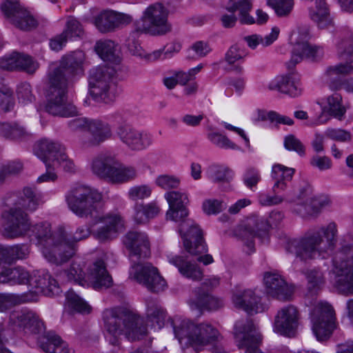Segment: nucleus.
<instances>
[{
    "instance_id": "f8f14e48",
    "label": "nucleus",
    "mask_w": 353,
    "mask_h": 353,
    "mask_svg": "<svg viewBox=\"0 0 353 353\" xmlns=\"http://www.w3.org/2000/svg\"><path fill=\"white\" fill-rule=\"evenodd\" d=\"M330 278L340 293L353 294V246L345 245L335 253Z\"/></svg>"
},
{
    "instance_id": "4d7b16f0",
    "label": "nucleus",
    "mask_w": 353,
    "mask_h": 353,
    "mask_svg": "<svg viewBox=\"0 0 353 353\" xmlns=\"http://www.w3.org/2000/svg\"><path fill=\"white\" fill-rule=\"evenodd\" d=\"M225 208L223 201L219 199H208L202 203V210L208 215L217 214Z\"/></svg>"
},
{
    "instance_id": "0eeeda50",
    "label": "nucleus",
    "mask_w": 353,
    "mask_h": 353,
    "mask_svg": "<svg viewBox=\"0 0 353 353\" xmlns=\"http://www.w3.org/2000/svg\"><path fill=\"white\" fill-rule=\"evenodd\" d=\"M11 285L28 283L30 289L28 292H36L37 298L39 294L52 296L57 295L61 289L57 281L48 272L42 271L29 273L21 267L14 268H7L0 272V283Z\"/></svg>"
},
{
    "instance_id": "338daca9",
    "label": "nucleus",
    "mask_w": 353,
    "mask_h": 353,
    "mask_svg": "<svg viewBox=\"0 0 353 353\" xmlns=\"http://www.w3.org/2000/svg\"><path fill=\"white\" fill-rule=\"evenodd\" d=\"M59 166L65 172L74 174L77 171V166L74 161L70 159L65 153V151L55 161V167Z\"/></svg>"
},
{
    "instance_id": "bf43d9fd",
    "label": "nucleus",
    "mask_w": 353,
    "mask_h": 353,
    "mask_svg": "<svg viewBox=\"0 0 353 353\" xmlns=\"http://www.w3.org/2000/svg\"><path fill=\"white\" fill-rule=\"evenodd\" d=\"M152 194V188L148 185H134L128 192V196L132 201L143 200Z\"/></svg>"
},
{
    "instance_id": "39448f33",
    "label": "nucleus",
    "mask_w": 353,
    "mask_h": 353,
    "mask_svg": "<svg viewBox=\"0 0 353 353\" xmlns=\"http://www.w3.org/2000/svg\"><path fill=\"white\" fill-rule=\"evenodd\" d=\"M106 338L113 345H119L124 335L129 341L141 339L147 334L143 319L126 309H109L103 312Z\"/></svg>"
},
{
    "instance_id": "49530a36",
    "label": "nucleus",
    "mask_w": 353,
    "mask_h": 353,
    "mask_svg": "<svg viewBox=\"0 0 353 353\" xmlns=\"http://www.w3.org/2000/svg\"><path fill=\"white\" fill-rule=\"evenodd\" d=\"M116 45L111 40H99L94 46L97 54L105 61L117 62L119 57L117 53Z\"/></svg>"
},
{
    "instance_id": "052dcab7",
    "label": "nucleus",
    "mask_w": 353,
    "mask_h": 353,
    "mask_svg": "<svg viewBox=\"0 0 353 353\" xmlns=\"http://www.w3.org/2000/svg\"><path fill=\"white\" fill-rule=\"evenodd\" d=\"M180 183L179 177L168 174L160 175L155 180L156 185L164 190L177 188Z\"/></svg>"
},
{
    "instance_id": "f3484780",
    "label": "nucleus",
    "mask_w": 353,
    "mask_h": 353,
    "mask_svg": "<svg viewBox=\"0 0 353 353\" xmlns=\"http://www.w3.org/2000/svg\"><path fill=\"white\" fill-rule=\"evenodd\" d=\"M308 33L306 30L301 32L294 30L290 36V42L294 44L290 61L287 63L289 70L304 59L312 61L321 58L323 55V50L317 46H311L307 42Z\"/></svg>"
},
{
    "instance_id": "a211bd4d",
    "label": "nucleus",
    "mask_w": 353,
    "mask_h": 353,
    "mask_svg": "<svg viewBox=\"0 0 353 353\" xmlns=\"http://www.w3.org/2000/svg\"><path fill=\"white\" fill-rule=\"evenodd\" d=\"M132 261L130 270V278L146 287L152 292L163 291L166 287L165 281L159 274L157 268L149 263H136Z\"/></svg>"
},
{
    "instance_id": "0e129e2a",
    "label": "nucleus",
    "mask_w": 353,
    "mask_h": 353,
    "mask_svg": "<svg viewBox=\"0 0 353 353\" xmlns=\"http://www.w3.org/2000/svg\"><path fill=\"white\" fill-rule=\"evenodd\" d=\"M10 264L17 259H23L29 254L28 246L24 244H17L8 247Z\"/></svg>"
},
{
    "instance_id": "9d476101",
    "label": "nucleus",
    "mask_w": 353,
    "mask_h": 353,
    "mask_svg": "<svg viewBox=\"0 0 353 353\" xmlns=\"http://www.w3.org/2000/svg\"><path fill=\"white\" fill-rule=\"evenodd\" d=\"M115 74V70L106 65L90 70L89 93L94 101L108 104L116 99L118 91Z\"/></svg>"
},
{
    "instance_id": "dca6fc26",
    "label": "nucleus",
    "mask_w": 353,
    "mask_h": 353,
    "mask_svg": "<svg viewBox=\"0 0 353 353\" xmlns=\"http://www.w3.org/2000/svg\"><path fill=\"white\" fill-rule=\"evenodd\" d=\"M294 170L281 164H274L272 166L271 177L274 181L272 186L273 195L267 193H261L258 200L261 205L270 206L279 205L285 201L286 196L280 194L288 188V182L291 181Z\"/></svg>"
},
{
    "instance_id": "de8ad7c7",
    "label": "nucleus",
    "mask_w": 353,
    "mask_h": 353,
    "mask_svg": "<svg viewBox=\"0 0 353 353\" xmlns=\"http://www.w3.org/2000/svg\"><path fill=\"white\" fill-rule=\"evenodd\" d=\"M195 293V305L201 310H216L223 306V301L221 299L211 296L207 292H201L200 288H197Z\"/></svg>"
},
{
    "instance_id": "c9c22d12",
    "label": "nucleus",
    "mask_w": 353,
    "mask_h": 353,
    "mask_svg": "<svg viewBox=\"0 0 353 353\" xmlns=\"http://www.w3.org/2000/svg\"><path fill=\"white\" fill-rule=\"evenodd\" d=\"M117 161L114 155L108 152L101 153L92 159L91 169L99 177L109 180Z\"/></svg>"
},
{
    "instance_id": "4468645a",
    "label": "nucleus",
    "mask_w": 353,
    "mask_h": 353,
    "mask_svg": "<svg viewBox=\"0 0 353 353\" xmlns=\"http://www.w3.org/2000/svg\"><path fill=\"white\" fill-rule=\"evenodd\" d=\"M285 201L292 204L290 210L292 213L303 218L316 216L322 208L330 203V200L327 197L313 196L312 188L307 184H305L294 197L288 194Z\"/></svg>"
},
{
    "instance_id": "72a5a7b5",
    "label": "nucleus",
    "mask_w": 353,
    "mask_h": 353,
    "mask_svg": "<svg viewBox=\"0 0 353 353\" xmlns=\"http://www.w3.org/2000/svg\"><path fill=\"white\" fill-rule=\"evenodd\" d=\"M65 151V148L61 143L50 139L38 141L34 148V152L45 163L52 161L53 166L55 161Z\"/></svg>"
},
{
    "instance_id": "f704fd0d",
    "label": "nucleus",
    "mask_w": 353,
    "mask_h": 353,
    "mask_svg": "<svg viewBox=\"0 0 353 353\" xmlns=\"http://www.w3.org/2000/svg\"><path fill=\"white\" fill-rule=\"evenodd\" d=\"M168 262L175 266L180 274L192 281H199L203 277V271L198 265L192 262L183 256L168 255Z\"/></svg>"
},
{
    "instance_id": "774afa93",
    "label": "nucleus",
    "mask_w": 353,
    "mask_h": 353,
    "mask_svg": "<svg viewBox=\"0 0 353 353\" xmlns=\"http://www.w3.org/2000/svg\"><path fill=\"white\" fill-rule=\"evenodd\" d=\"M70 39L62 31L50 39L49 46L52 50L59 52L61 50Z\"/></svg>"
},
{
    "instance_id": "6e6552de",
    "label": "nucleus",
    "mask_w": 353,
    "mask_h": 353,
    "mask_svg": "<svg viewBox=\"0 0 353 353\" xmlns=\"http://www.w3.org/2000/svg\"><path fill=\"white\" fill-rule=\"evenodd\" d=\"M68 79L61 69H54L48 74V88L46 111L54 116L63 117L77 114V108L68 100Z\"/></svg>"
},
{
    "instance_id": "6e6d98bb",
    "label": "nucleus",
    "mask_w": 353,
    "mask_h": 353,
    "mask_svg": "<svg viewBox=\"0 0 353 353\" xmlns=\"http://www.w3.org/2000/svg\"><path fill=\"white\" fill-rule=\"evenodd\" d=\"M208 139L211 143L219 148L223 149L236 150L239 147L231 141L226 136L219 132H210L208 134Z\"/></svg>"
},
{
    "instance_id": "37998d69",
    "label": "nucleus",
    "mask_w": 353,
    "mask_h": 353,
    "mask_svg": "<svg viewBox=\"0 0 353 353\" xmlns=\"http://www.w3.org/2000/svg\"><path fill=\"white\" fill-rule=\"evenodd\" d=\"M40 203V196L30 188H25L14 203L16 208L33 212Z\"/></svg>"
},
{
    "instance_id": "c85d7f7f",
    "label": "nucleus",
    "mask_w": 353,
    "mask_h": 353,
    "mask_svg": "<svg viewBox=\"0 0 353 353\" xmlns=\"http://www.w3.org/2000/svg\"><path fill=\"white\" fill-rule=\"evenodd\" d=\"M9 323L13 326L30 333H39L43 328V323L32 310L23 309L14 310L9 316Z\"/></svg>"
},
{
    "instance_id": "7ed1b4c3",
    "label": "nucleus",
    "mask_w": 353,
    "mask_h": 353,
    "mask_svg": "<svg viewBox=\"0 0 353 353\" xmlns=\"http://www.w3.org/2000/svg\"><path fill=\"white\" fill-rule=\"evenodd\" d=\"M338 230L334 222L307 231L302 236L290 241L287 251L302 261L326 259L335 248Z\"/></svg>"
},
{
    "instance_id": "69168bd1",
    "label": "nucleus",
    "mask_w": 353,
    "mask_h": 353,
    "mask_svg": "<svg viewBox=\"0 0 353 353\" xmlns=\"http://www.w3.org/2000/svg\"><path fill=\"white\" fill-rule=\"evenodd\" d=\"M325 135L332 140L339 142H346L351 139L350 132L340 128H327Z\"/></svg>"
},
{
    "instance_id": "5701e85b",
    "label": "nucleus",
    "mask_w": 353,
    "mask_h": 353,
    "mask_svg": "<svg viewBox=\"0 0 353 353\" xmlns=\"http://www.w3.org/2000/svg\"><path fill=\"white\" fill-rule=\"evenodd\" d=\"M234 336L240 347H245V353H263L259 345L261 342V336L256 331L252 321H238L234 325Z\"/></svg>"
},
{
    "instance_id": "cd10ccee",
    "label": "nucleus",
    "mask_w": 353,
    "mask_h": 353,
    "mask_svg": "<svg viewBox=\"0 0 353 353\" xmlns=\"http://www.w3.org/2000/svg\"><path fill=\"white\" fill-rule=\"evenodd\" d=\"M0 68L6 70H17L33 74L39 68V63L31 56L13 52L0 59Z\"/></svg>"
},
{
    "instance_id": "c756f323",
    "label": "nucleus",
    "mask_w": 353,
    "mask_h": 353,
    "mask_svg": "<svg viewBox=\"0 0 353 353\" xmlns=\"http://www.w3.org/2000/svg\"><path fill=\"white\" fill-rule=\"evenodd\" d=\"M266 293L280 301H288L292 297L294 290L284 279L275 272H265L263 277Z\"/></svg>"
},
{
    "instance_id": "3c124183",
    "label": "nucleus",
    "mask_w": 353,
    "mask_h": 353,
    "mask_svg": "<svg viewBox=\"0 0 353 353\" xmlns=\"http://www.w3.org/2000/svg\"><path fill=\"white\" fill-rule=\"evenodd\" d=\"M305 277L308 283V290L312 294L316 293L325 283L324 273L319 268L307 270Z\"/></svg>"
},
{
    "instance_id": "412c9836",
    "label": "nucleus",
    "mask_w": 353,
    "mask_h": 353,
    "mask_svg": "<svg viewBox=\"0 0 353 353\" xmlns=\"http://www.w3.org/2000/svg\"><path fill=\"white\" fill-rule=\"evenodd\" d=\"M1 10L13 25L22 30H30L37 26V20L17 0L5 1Z\"/></svg>"
},
{
    "instance_id": "473e14b6",
    "label": "nucleus",
    "mask_w": 353,
    "mask_h": 353,
    "mask_svg": "<svg viewBox=\"0 0 353 353\" xmlns=\"http://www.w3.org/2000/svg\"><path fill=\"white\" fill-rule=\"evenodd\" d=\"M270 90H278L291 97H297L302 94L303 87L299 74L288 73L286 75L277 77L268 85Z\"/></svg>"
},
{
    "instance_id": "ddd939ff",
    "label": "nucleus",
    "mask_w": 353,
    "mask_h": 353,
    "mask_svg": "<svg viewBox=\"0 0 353 353\" xmlns=\"http://www.w3.org/2000/svg\"><path fill=\"white\" fill-rule=\"evenodd\" d=\"M168 11L161 3L150 5L134 26L137 31L151 35H163L171 31Z\"/></svg>"
},
{
    "instance_id": "a19ab883",
    "label": "nucleus",
    "mask_w": 353,
    "mask_h": 353,
    "mask_svg": "<svg viewBox=\"0 0 353 353\" xmlns=\"http://www.w3.org/2000/svg\"><path fill=\"white\" fill-rule=\"evenodd\" d=\"M345 111V107L342 105V97L339 93H334L326 98V103L322 105V114L318 118L316 124L323 123L321 119L324 112H327L341 120Z\"/></svg>"
},
{
    "instance_id": "79ce46f5",
    "label": "nucleus",
    "mask_w": 353,
    "mask_h": 353,
    "mask_svg": "<svg viewBox=\"0 0 353 353\" xmlns=\"http://www.w3.org/2000/svg\"><path fill=\"white\" fill-rule=\"evenodd\" d=\"M36 301L37 292L22 294H0V312H6L16 305Z\"/></svg>"
},
{
    "instance_id": "1a4fd4ad",
    "label": "nucleus",
    "mask_w": 353,
    "mask_h": 353,
    "mask_svg": "<svg viewBox=\"0 0 353 353\" xmlns=\"http://www.w3.org/2000/svg\"><path fill=\"white\" fill-rule=\"evenodd\" d=\"M84 263L74 261L68 270L64 271L60 275L63 280L73 281L81 286L88 285L90 283L92 287L97 290L107 289L112 286V279L106 269V265L103 259L97 260L90 267L85 279V273L83 270Z\"/></svg>"
},
{
    "instance_id": "a878e982",
    "label": "nucleus",
    "mask_w": 353,
    "mask_h": 353,
    "mask_svg": "<svg viewBox=\"0 0 353 353\" xmlns=\"http://www.w3.org/2000/svg\"><path fill=\"white\" fill-rule=\"evenodd\" d=\"M123 242L129 250L131 261L145 259L150 255V243L145 232L129 231L124 236Z\"/></svg>"
},
{
    "instance_id": "09e8293b",
    "label": "nucleus",
    "mask_w": 353,
    "mask_h": 353,
    "mask_svg": "<svg viewBox=\"0 0 353 353\" xmlns=\"http://www.w3.org/2000/svg\"><path fill=\"white\" fill-rule=\"evenodd\" d=\"M147 310L146 315L148 320L152 323H155L158 328L163 326L166 317V312L159 303L153 299H149L146 302Z\"/></svg>"
},
{
    "instance_id": "e2e57ef3",
    "label": "nucleus",
    "mask_w": 353,
    "mask_h": 353,
    "mask_svg": "<svg viewBox=\"0 0 353 353\" xmlns=\"http://www.w3.org/2000/svg\"><path fill=\"white\" fill-rule=\"evenodd\" d=\"M284 146L286 150L294 151L300 156L305 154V148L301 141L293 134H289L284 139Z\"/></svg>"
},
{
    "instance_id": "6ab92c4d",
    "label": "nucleus",
    "mask_w": 353,
    "mask_h": 353,
    "mask_svg": "<svg viewBox=\"0 0 353 353\" xmlns=\"http://www.w3.org/2000/svg\"><path fill=\"white\" fill-rule=\"evenodd\" d=\"M4 222L1 234L8 239H14L25 235L30 230L28 214L20 208H10L3 214Z\"/></svg>"
},
{
    "instance_id": "9b49d317",
    "label": "nucleus",
    "mask_w": 353,
    "mask_h": 353,
    "mask_svg": "<svg viewBox=\"0 0 353 353\" xmlns=\"http://www.w3.org/2000/svg\"><path fill=\"white\" fill-rule=\"evenodd\" d=\"M283 218V212L279 210L272 211L267 220L257 215H252L247 218L238 229V235L247 248L246 252L248 254L254 252L255 251L254 238H265L268 229L270 227L279 225Z\"/></svg>"
},
{
    "instance_id": "c03bdc74",
    "label": "nucleus",
    "mask_w": 353,
    "mask_h": 353,
    "mask_svg": "<svg viewBox=\"0 0 353 353\" xmlns=\"http://www.w3.org/2000/svg\"><path fill=\"white\" fill-rule=\"evenodd\" d=\"M91 234L90 230L88 227L83 225L79 227L74 234L70 236L63 227V239L61 240V243L67 245H70L72 247L73 253L71 256H68V259H65V261H63V264L68 262L70 259H72L74 254H76L77 250V242L84 240L87 239Z\"/></svg>"
},
{
    "instance_id": "7c9ffc66",
    "label": "nucleus",
    "mask_w": 353,
    "mask_h": 353,
    "mask_svg": "<svg viewBox=\"0 0 353 353\" xmlns=\"http://www.w3.org/2000/svg\"><path fill=\"white\" fill-rule=\"evenodd\" d=\"M88 132L89 137L81 139V143L84 148L97 147L109 139L112 134L110 125L100 119H92Z\"/></svg>"
},
{
    "instance_id": "aec40b11",
    "label": "nucleus",
    "mask_w": 353,
    "mask_h": 353,
    "mask_svg": "<svg viewBox=\"0 0 353 353\" xmlns=\"http://www.w3.org/2000/svg\"><path fill=\"white\" fill-rule=\"evenodd\" d=\"M117 135L123 144L133 151L143 150L153 143V136L151 133L139 130L126 123L117 128Z\"/></svg>"
},
{
    "instance_id": "5fc2aeb1",
    "label": "nucleus",
    "mask_w": 353,
    "mask_h": 353,
    "mask_svg": "<svg viewBox=\"0 0 353 353\" xmlns=\"http://www.w3.org/2000/svg\"><path fill=\"white\" fill-rule=\"evenodd\" d=\"M208 173L214 182L229 181L232 178L231 171L223 165H212L209 168Z\"/></svg>"
},
{
    "instance_id": "2eb2a0df",
    "label": "nucleus",
    "mask_w": 353,
    "mask_h": 353,
    "mask_svg": "<svg viewBox=\"0 0 353 353\" xmlns=\"http://www.w3.org/2000/svg\"><path fill=\"white\" fill-rule=\"evenodd\" d=\"M312 329L318 341L329 339L336 329L334 308L327 302H319L310 313Z\"/></svg>"
},
{
    "instance_id": "393cba45",
    "label": "nucleus",
    "mask_w": 353,
    "mask_h": 353,
    "mask_svg": "<svg viewBox=\"0 0 353 353\" xmlns=\"http://www.w3.org/2000/svg\"><path fill=\"white\" fill-rule=\"evenodd\" d=\"M132 21L130 15L112 10H104L97 15L93 23L101 33L115 31L130 24Z\"/></svg>"
},
{
    "instance_id": "b1692460",
    "label": "nucleus",
    "mask_w": 353,
    "mask_h": 353,
    "mask_svg": "<svg viewBox=\"0 0 353 353\" xmlns=\"http://www.w3.org/2000/svg\"><path fill=\"white\" fill-rule=\"evenodd\" d=\"M337 52L339 57L345 62L330 67L327 70L328 75L353 73V35L352 32H347L341 37L337 44Z\"/></svg>"
},
{
    "instance_id": "20e7f679",
    "label": "nucleus",
    "mask_w": 353,
    "mask_h": 353,
    "mask_svg": "<svg viewBox=\"0 0 353 353\" xmlns=\"http://www.w3.org/2000/svg\"><path fill=\"white\" fill-rule=\"evenodd\" d=\"M175 337L182 347H191L196 352L211 347L213 352L221 353L219 346L223 340L219 330L211 323L203 321L196 323L192 321L176 316L172 321Z\"/></svg>"
},
{
    "instance_id": "13d9d810",
    "label": "nucleus",
    "mask_w": 353,
    "mask_h": 353,
    "mask_svg": "<svg viewBox=\"0 0 353 353\" xmlns=\"http://www.w3.org/2000/svg\"><path fill=\"white\" fill-rule=\"evenodd\" d=\"M139 33H141V31H137L135 29L130 33L126 42L128 48L130 53L134 56L143 59V57L145 56V52L141 46L139 41L137 39Z\"/></svg>"
},
{
    "instance_id": "bb28decb",
    "label": "nucleus",
    "mask_w": 353,
    "mask_h": 353,
    "mask_svg": "<svg viewBox=\"0 0 353 353\" xmlns=\"http://www.w3.org/2000/svg\"><path fill=\"white\" fill-rule=\"evenodd\" d=\"M299 314L291 305L279 310L275 316L274 331L281 335L293 336L299 325Z\"/></svg>"
},
{
    "instance_id": "58836bf2",
    "label": "nucleus",
    "mask_w": 353,
    "mask_h": 353,
    "mask_svg": "<svg viewBox=\"0 0 353 353\" xmlns=\"http://www.w3.org/2000/svg\"><path fill=\"white\" fill-rule=\"evenodd\" d=\"M44 339L41 343V347L46 353H74L68 344L54 332L46 333Z\"/></svg>"
},
{
    "instance_id": "a18cd8bd",
    "label": "nucleus",
    "mask_w": 353,
    "mask_h": 353,
    "mask_svg": "<svg viewBox=\"0 0 353 353\" xmlns=\"http://www.w3.org/2000/svg\"><path fill=\"white\" fill-rule=\"evenodd\" d=\"M137 176V172L134 167L125 165L118 160L108 181L113 183H123L134 179Z\"/></svg>"
},
{
    "instance_id": "423d86ee",
    "label": "nucleus",
    "mask_w": 353,
    "mask_h": 353,
    "mask_svg": "<svg viewBox=\"0 0 353 353\" xmlns=\"http://www.w3.org/2000/svg\"><path fill=\"white\" fill-rule=\"evenodd\" d=\"M32 234L38 240L45 259L55 265H62L63 261L73 253L72 247L61 243L63 227L60 226L54 232L48 222H41L30 225Z\"/></svg>"
},
{
    "instance_id": "4be33fe9",
    "label": "nucleus",
    "mask_w": 353,
    "mask_h": 353,
    "mask_svg": "<svg viewBox=\"0 0 353 353\" xmlns=\"http://www.w3.org/2000/svg\"><path fill=\"white\" fill-rule=\"evenodd\" d=\"M252 8L250 0H229L225 9L228 13L221 15L220 20L225 28H233L237 21L235 11H239V21L241 24L252 25L255 23L254 18L250 15Z\"/></svg>"
},
{
    "instance_id": "f257e3e1",
    "label": "nucleus",
    "mask_w": 353,
    "mask_h": 353,
    "mask_svg": "<svg viewBox=\"0 0 353 353\" xmlns=\"http://www.w3.org/2000/svg\"><path fill=\"white\" fill-rule=\"evenodd\" d=\"M103 194L97 189L83 184H75L65 194L68 208L80 218H92V226L101 224L93 235L100 241L114 239L123 228L119 214L99 215L103 211Z\"/></svg>"
},
{
    "instance_id": "2f4dec72",
    "label": "nucleus",
    "mask_w": 353,
    "mask_h": 353,
    "mask_svg": "<svg viewBox=\"0 0 353 353\" xmlns=\"http://www.w3.org/2000/svg\"><path fill=\"white\" fill-rule=\"evenodd\" d=\"M232 302L237 308L245 311L248 314L262 312L265 306L261 303V296L251 289L238 292L233 294Z\"/></svg>"
},
{
    "instance_id": "680f3d73",
    "label": "nucleus",
    "mask_w": 353,
    "mask_h": 353,
    "mask_svg": "<svg viewBox=\"0 0 353 353\" xmlns=\"http://www.w3.org/2000/svg\"><path fill=\"white\" fill-rule=\"evenodd\" d=\"M17 94L19 101L23 104L32 103L35 99L32 94L31 85L26 82L21 83L18 85Z\"/></svg>"
},
{
    "instance_id": "e433bc0d",
    "label": "nucleus",
    "mask_w": 353,
    "mask_h": 353,
    "mask_svg": "<svg viewBox=\"0 0 353 353\" xmlns=\"http://www.w3.org/2000/svg\"><path fill=\"white\" fill-rule=\"evenodd\" d=\"M0 137L14 142L29 140L32 135L26 128L15 121L0 122Z\"/></svg>"
},
{
    "instance_id": "f03ea898",
    "label": "nucleus",
    "mask_w": 353,
    "mask_h": 353,
    "mask_svg": "<svg viewBox=\"0 0 353 353\" xmlns=\"http://www.w3.org/2000/svg\"><path fill=\"white\" fill-rule=\"evenodd\" d=\"M165 199L169 204V209L166 212L167 219L181 222L179 231L183 239L185 250L192 255L206 253L208 248L201 230L193 220L185 219L188 214L186 205L189 199L187 194L181 191H169L165 194Z\"/></svg>"
},
{
    "instance_id": "603ef678",
    "label": "nucleus",
    "mask_w": 353,
    "mask_h": 353,
    "mask_svg": "<svg viewBox=\"0 0 353 353\" xmlns=\"http://www.w3.org/2000/svg\"><path fill=\"white\" fill-rule=\"evenodd\" d=\"M63 32L70 39L81 38L84 34V29L81 23L73 16L67 17Z\"/></svg>"
},
{
    "instance_id": "864d4df0",
    "label": "nucleus",
    "mask_w": 353,
    "mask_h": 353,
    "mask_svg": "<svg viewBox=\"0 0 353 353\" xmlns=\"http://www.w3.org/2000/svg\"><path fill=\"white\" fill-rule=\"evenodd\" d=\"M267 4L271 7L279 17H288L294 8V0H267Z\"/></svg>"
},
{
    "instance_id": "ea45409f",
    "label": "nucleus",
    "mask_w": 353,
    "mask_h": 353,
    "mask_svg": "<svg viewBox=\"0 0 353 353\" xmlns=\"http://www.w3.org/2000/svg\"><path fill=\"white\" fill-rule=\"evenodd\" d=\"M309 13L310 19L320 28H326L332 23L330 10L325 0L315 2L314 6L310 8Z\"/></svg>"
},
{
    "instance_id": "4c0bfd02",
    "label": "nucleus",
    "mask_w": 353,
    "mask_h": 353,
    "mask_svg": "<svg viewBox=\"0 0 353 353\" xmlns=\"http://www.w3.org/2000/svg\"><path fill=\"white\" fill-rule=\"evenodd\" d=\"M85 60V54L81 50L72 52L63 56L60 66L55 69H61L65 77V72L77 74L82 72V67Z\"/></svg>"
},
{
    "instance_id": "8fccbe9b",
    "label": "nucleus",
    "mask_w": 353,
    "mask_h": 353,
    "mask_svg": "<svg viewBox=\"0 0 353 353\" xmlns=\"http://www.w3.org/2000/svg\"><path fill=\"white\" fill-rule=\"evenodd\" d=\"M65 297L66 304L71 310L82 314L90 312L91 307L74 292L68 291Z\"/></svg>"
}]
</instances>
